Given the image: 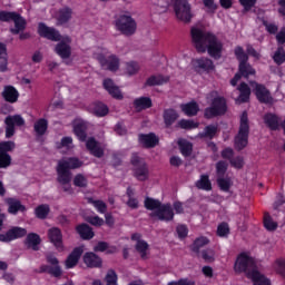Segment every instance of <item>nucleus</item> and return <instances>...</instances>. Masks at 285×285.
<instances>
[{
	"label": "nucleus",
	"mask_w": 285,
	"mask_h": 285,
	"mask_svg": "<svg viewBox=\"0 0 285 285\" xmlns=\"http://www.w3.org/2000/svg\"><path fill=\"white\" fill-rule=\"evenodd\" d=\"M0 21H12L14 23V27L11 28L12 35H19V32L26 30V19L17 12L0 11Z\"/></svg>",
	"instance_id": "7"
},
{
	"label": "nucleus",
	"mask_w": 285,
	"mask_h": 285,
	"mask_svg": "<svg viewBox=\"0 0 285 285\" xmlns=\"http://www.w3.org/2000/svg\"><path fill=\"white\" fill-rule=\"evenodd\" d=\"M193 66L197 72H212V70H215V63L209 58L195 59Z\"/></svg>",
	"instance_id": "17"
},
{
	"label": "nucleus",
	"mask_w": 285,
	"mask_h": 285,
	"mask_svg": "<svg viewBox=\"0 0 285 285\" xmlns=\"http://www.w3.org/2000/svg\"><path fill=\"white\" fill-rule=\"evenodd\" d=\"M200 257L202 259H204V262H206V264H213V262H215V249L213 248H207L200 252Z\"/></svg>",
	"instance_id": "42"
},
{
	"label": "nucleus",
	"mask_w": 285,
	"mask_h": 285,
	"mask_svg": "<svg viewBox=\"0 0 285 285\" xmlns=\"http://www.w3.org/2000/svg\"><path fill=\"white\" fill-rule=\"evenodd\" d=\"M131 239L137 242L136 244L137 253H139L142 259H146L148 257V248H149L148 243H146V240H141V235L139 234H134L131 236Z\"/></svg>",
	"instance_id": "21"
},
{
	"label": "nucleus",
	"mask_w": 285,
	"mask_h": 285,
	"mask_svg": "<svg viewBox=\"0 0 285 285\" xmlns=\"http://www.w3.org/2000/svg\"><path fill=\"white\" fill-rule=\"evenodd\" d=\"M181 155L188 157L193 153V145L184 139L178 141Z\"/></svg>",
	"instance_id": "44"
},
{
	"label": "nucleus",
	"mask_w": 285,
	"mask_h": 285,
	"mask_svg": "<svg viewBox=\"0 0 285 285\" xmlns=\"http://www.w3.org/2000/svg\"><path fill=\"white\" fill-rule=\"evenodd\" d=\"M126 75H129V77H132V75H137L139 72V63L135 61H130L126 63L125 67Z\"/></svg>",
	"instance_id": "48"
},
{
	"label": "nucleus",
	"mask_w": 285,
	"mask_h": 285,
	"mask_svg": "<svg viewBox=\"0 0 285 285\" xmlns=\"http://www.w3.org/2000/svg\"><path fill=\"white\" fill-rule=\"evenodd\" d=\"M33 130L38 137H43L48 130V120L43 118L38 119L33 125Z\"/></svg>",
	"instance_id": "33"
},
{
	"label": "nucleus",
	"mask_w": 285,
	"mask_h": 285,
	"mask_svg": "<svg viewBox=\"0 0 285 285\" xmlns=\"http://www.w3.org/2000/svg\"><path fill=\"white\" fill-rule=\"evenodd\" d=\"M12 166V156L0 153V168H10Z\"/></svg>",
	"instance_id": "51"
},
{
	"label": "nucleus",
	"mask_w": 285,
	"mask_h": 285,
	"mask_svg": "<svg viewBox=\"0 0 285 285\" xmlns=\"http://www.w3.org/2000/svg\"><path fill=\"white\" fill-rule=\"evenodd\" d=\"M264 121H265L266 126H268V128H271V130H277V128H279V119L277 118V116H275L273 114L265 115Z\"/></svg>",
	"instance_id": "39"
},
{
	"label": "nucleus",
	"mask_w": 285,
	"mask_h": 285,
	"mask_svg": "<svg viewBox=\"0 0 285 285\" xmlns=\"http://www.w3.org/2000/svg\"><path fill=\"white\" fill-rule=\"evenodd\" d=\"M234 271L235 273H245L247 277L254 282V285H271V281L257 271L255 259L248 256V254L243 253L237 256L234 264Z\"/></svg>",
	"instance_id": "4"
},
{
	"label": "nucleus",
	"mask_w": 285,
	"mask_h": 285,
	"mask_svg": "<svg viewBox=\"0 0 285 285\" xmlns=\"http://www.w3.org/2000/svg\"><path fill=\"white\" fill-rule=\"evenodd\" d=\"M176 230L180 239H184V237L188 235V227H186V225H178Z\"/></svg>",
	"instance_id": "62"
},
{
	"label": "nucleus",
	"mask_w": 285,
	"mask_h": 285,
	"mask_svg": "<svg viewBox=\"0 0 285 285\" xmlns=\"http://www.w3.org/2000/svg\"><path fill=\"white\" fill-rule=\"evenodd\" d=\"M217 126L209 125L205 127L204 132L199 134V137H206L207 139H213L217 135Z\"/></svg>",
	"instance_id": "45"
},
{
	"label": "nucleus",
	"mask_w": 285,
	"mask_h": 285,
	"mask_svg": "<svg viewBox=\"0 0 285 285\" xmlns=\"http://www.w3.org/2000/svg\"><path fill=\"white\" fill-rule=\"evenodd\" d=\"M57 147L59 150H61V148H66V150H72V148H75V144H72V137H63Z\"/></svg>",
	"instance_id": "50"
},
{
	"label": "nucleus",
	"mask_w": 285,
	"mask_h": 285,
	"mask_svg": "<svg viewBox=\"0 0 285 285\" xmlns=\"http://www.w3.org/2000/svg\"><path fill=\"white\" fill-rule=\"evenodd\" d=\"M16 148L14 141H2L0 142V153H12Z\"/></svg>",
	"instance_id": "57"
},
{
	"label": "nucleus",
	"mask_w": 285,
	"mask_h": 285,
	"mask_svg": "<svg viewBox=\"0 0 285 285\" xmlns=\"http://www.w3.org/2000/svg\"><path fill=\"white\" fill-rule=\"evenodd\" d=\"M91 110L96 117H106L108 115V107L101 102L94 104Z\"/></svg>",
	"instance_id": "40"
},
{
	"label": "nucleus",
	"mask_w": 285,
	"mask_h": 285,
	"mask_svg": "<svg viewBox=\"0 0 285 285\" xmlns=\"http://www.w3.org/2000/svg\"><path fill=\"white\" fill-rule=\"evenodd\" d=\"M6 124V137L10 139V137L14 136V126L21 127L26 126V119L21 115L8 116L4 120Z\"/></svg>",
	"instance_id": "13"
},
{
	"label": "nucleus",
	"mask_w": 285,
	"mask_h": 285,
	"mask_svg": "<svg viewBox=\"0 0 285 285\" xmlns=\"http://www.w3.org/2000/svg\"><path fill=\"white\" fill-rule=\"evenodd\" d=\"M116 29L126 37H132L137 32V22L130 16H120L116 20Z\"/></svg>",
	"instance_id": "9"
},
{
	"label": "nucleus",
	"mask_w": 285,
	"mask_h": 285,
	"mask_svg": "<svg viewBox=\"0 0 285 285\" xmlns=\"http://www.w3.org/2000/svg\"><path fill=\"white\" fill-rule=\"evenodd\" d=\"M90 204H92V206L98 210V213L104 214L106 213V210H108V206L106 205V203H104L102 200H94L90 199L89 200Z\"/></svg>",
	"instance_id": "56"
},
{
	"label": "nucleus",
	"mask_w": 285,
	"mask_h": 285,
	"mask_svg": "<svg viewBox=\"0 0 285 285\" xmlns=\"http://www.w3.org/2000/svg\"><path fill=\"white\" fill-rule=\"evenodd\" d=\"M2 98L4 101H8V104H17V101H19V91L13 86H4Z\"/></svg>",
	"instance_id": "20"
},
{
	"label": "nucleus",
	"mask_w": 285,
	"mask_h": 285,
	"mask_svg": "<svg viewBox=\"0 0 285 285\" xmlns=\"http://www.w3.org/2000/svg\"><path fill=\"white\" fill-rule=\"evenodd\" d=\"M274 268L278 275H282V277H285V259L284 258H278L274 263Z\"/></svg>",
	"instance_id": "55"
},
{
	"label": "nucleus",
	"mask_w": 285,
	"mask_h": 285,
	"mask_svg": "<svg viewBox=\"0 0 285 285\" xmlns=\"http://www.w3.org/2000/svg\"><path fill=\"white\" fill-rule=\"evenodd\" d=\"M104 88L109 92L114 99H124V95H121V90H119V87L115 85L112 79L108 78L104 80Z\"/></svg>",
	"instance_id": "22"
},
{
	"label": "nucleus",
	"mask_w": 285,
	"mask_h": 285,
	"mask_svg": "<svg viewBox=\"0 0 285 285\" xmlns=\"http://www.w3.org/2000/svg\"><path fill=\"white\" fill-rule=\"evenodd\" d=\"M38 33L40 37L49 39V41H60L58 45H56L55 52L61 59H70L72 55V39L70 37L61 38V33H59L57 29L48 27L42 22L38 24Z\"/></svg>",
	"instance_id": "2"
},
{
	"label": "nucleus",
	"mask_w": 285,
	"mask_h": 285,
	"mask_svg": "<svg viewBox=\"0 0 285 285\" xmlns=\"http://www.w3.org/2000/svg\"><path fill=\"white\" fill-rule=\"evenodd\" d=\"M235 55L240 63H246L248 61V56L246 55V52H244V48L236 47Z\"/></svg>",
	"instance_id": "58"
},
{
	"label": "nucleus",
	"mask_w": 285,
	"mask_h": 285,
	"mask_svg": "<svg viewBox=\"0 0 285 285\" xmlns=\"http://www.w3.org/2000/svg\"><path fill=\"white\" fill-rule=\"evenodd\" d=\"M57 19L60 24L68 23L72 19V9L63 7L58 11Z\"/></svg>",
	"instance_id": "29"
},
{
	"label": "nucleus",
	"mask_w": 285,
	"mask_h": 285,
	"mask_svg": "<svg viewBox=\"0 0 285 285\" xmlns=\"http://www.w3.org/2000/svg\"><path fill=\"white\" fill-rule=\"evenodd\" d=\"M228 233H230V228L228 227V225L226 223H222L220 225H218V228H217L218 237H226V235H228Z\"/></svg>",
	"instance_id": "59"
},
{
	"label": "nucleus",
	"mask_w": 285,
	"mask_h": 285,
	"mask_svg": "<svg viewBox=\"0 0 285 285\" xmlns=\"http://www.w3.org/2000/svg\"><path fill=\"white\" fill-rule=\"evenodd\" d=\"M131 164L135 166L134 175L139 181H146L148 179L149 170L148 165L139 156L134 155L131 157Z\"/></svg>",
	"instance_id": "12"
},
{
	"label": "nucleus",
	"mask_w": 285,
	"mask_h": 285,
	"mask_svg": "<svg viewBox=\"0 0 285 285\" xmlns=\"http://www.w3.org/2000/svg\"><path fill=\"white\" fill-rule=\"evenodd\" d=\"M87 150L94 155V157H104V148H101V145L95 140V138H89L86 142Z\"/></svg>",
	"instance_id": "25"
},
{
	"label": "nucleus",
	"mask_w": 285,
	"mask_h": 285,
	"mask_svg": "<svg viewBox=\"0 0 285 285\" xmlns=\"http://www.w3.org/2000/svg\"><path fill=\"white\" fill-rule=\"evenodd\" d=\"M48 237L51 244L56 246L57 250H60V252L63 250V243H62L63 236L61 235V229L57 227L50 228L48 230Z\"/></svg>",
	"instance_id": "18"
},
{
	"label": "nucleus",
	"mask_w": 285,
	"mask_h": 285,
	"mask_svg": "<svg viewBox=\"0 0 285 285\" xmlns=\"http://www.w3.org/2000/svg\"><path fill=\"white\" fill-rule=\"evenodd\" d=\"M229 164L230 166H233V168H237V169L244 168V158L240 156H237L235 158H232L229 160Z\"/></svg>",
	"instance_id": "60"
},
{
	"label": "nucleus",
	"mask_w": 285,
	"mask_h": 285,
	"mask_svg": "<svg viewBox=\"0 0 285 285\" xmlns=\"http://www.w3.org/2000/svg\"><path fill=\"white\" fill-rule=\"evenodd\" d=\"M73 132L80 139V141H86V124L81 120L73 121Z\"/></svg>",
	"instance_id": "28"
},
{
	"label": "nucleus",
	"mask_w": 285,
	"mask_h": 285,
	"mask_svg": "<svg viewBox=\"0 0 285 285\" xmlns=\"http://www.w3.org/2000/svg\"><path fill=\"white\" fill-rule=\"evenodd\" d=\"M239 90V97L236 99L237 104H246L250 99V87L246 82L240 83L237 88Z\"/></svg>",
	"instance_id": "27"
},
{
	"label": "nucleus",
	"mask_w": 285,
	"mask_h": 285,
	"mask_svg": "<svg viewBox=\"0 0 285 285\" xmlns=\"http://www.w3.org/2000/svg\"><path fill=\"white\" fill-rule=\"evenodd\" d=\"M210 244V239L206 236H200L196 238L191 245L193 253H196V255H199V250L204 248V246H208Z\"/></svg>",
	"instance_id": "30"
},
{
	"label": "nucleus",
	"mask_w": 285,
	"mask_h": 285,
	"mask_svg": "<svg viewBox=\"0 0 285 285\" xmlns=\"http://www.w3.org/2000/svg\"><path fill=\"white\" fill-rule=\"evenodd\" d=\"M170 81V77L168 76H151L147 79V86H163V83H168Z\"/></svg>",
	"instance_id": "35"
},
{
	"label": "nucleus",
	"mask_w": 285,
	"mask_h": 285,
	"mask_svg": "<svg viewBox=\"0 0 285 285\" xmlns=\"http://www.w3.org/2000/svg\"><path fill=\"white\" fill-rule=\"evenodd\" d=\"M139 144L142 145L144 148H155V146L159 144V138H157L155 134H140Z\"/></svg>",
	"instance_id": "23"
},
{
	"label": "nucleus",
	"mask_w": 285,
	"mask_h": 285,
	"mask_svg": "<svg viewBox=\"0 0 285 285\" xmlns=\"http://www.w3.org/2000/svg\"><path fill=\"white\" fill-rule=\"evenodd\" d=\"M226 112V99L224 97L214 98L212 106L205 109L206 119H213V117H219Z\"/></svg>",
	"instance_id": "11"
},
{
	"label": "nucleus",
	"mask_w": 285,
	"mask_h": 285,
	"mask_svg": "<svg viewBox=\"0 0 285 285\" xmlns=\"http://www.w3.org/2000/svg\"><path fill=\"white\" fill-rule=\"evenodd\" d=\"M134 107L136 110H146L153 108V100L148 97H140L134 100Z\"/></svg>",
	"instance_id": "31"
},
{
	"label": "nucleus",
	"mask_w": 285,
	"mask_h": 285,
	"mask_svg": "<svg viewBox=\"0 0 285 285\" xmlns=\"http://www.w3.org/2000/svg\"><path fill=\"white\" fill-rule=\"evenodd\" d=\"M179 128H183L184 130H193V128H197L199 124L193 121V120H186L183 119L178 122Z\"/></svg>",
	"instance_id": "54"
},
{
	"label": "nucleus",
	"mask_w": 285,
	"mask_h": 285,
	"mask_svg": "<svg viewBox=\"0 0 285 285\" xmlns=\"http://www.w3.org/2000/svg\"><path fill=\"white\" fill-rule=\"evenodd\" d=\"M6 204L8 205V213L10 215H17L18 213H26L27 208L23 204H21V200L17 198H6Z\"/></svg>",
	"instance_id": "19"
},
{
	"label": "nucleus",
	"mask_w": 285,
	"mask_h": 285,
	"mask_svg": "<svg viewBox=\"0 0 285 285\" xmlns=\"http://www.w3.org/2000/svg\"><path fill=\"white\" fill-rule=\"evenodd\" d=\"M191 41L197 52H208L214 59H220L223 45L212 33L199 28H191Z\"/></svg>",
	"instance_id": "1"
},
{
	"label": "nucleus",
	"mask_w": 285,
	"mask_h": 285,
	"mask_svg": "<svg viewBox=\"0 0 285 285\" xmlns=\"http://www.w3.org/2000/svg\"><path fill=\"white\" fill-rule=\"evenodd\" d=\"M83 263L88 268H99L101 266V258L95 253L89 252L83 255Z\"/></svg>",
	"instance_id": "26"
},
{
	"label": "nucleus",
	"mask_w": 285,
	"mask_h": 285,
	"mask_svg": "<svg viewBox=\"0 0 285 285\" xmlns=\"http://www.w3.org/2000/svg\"><path fill=\"white\" fill-rule=\"evenodd\" d=\"M273 60L277 63V66H282V63L285 62V50L283 47L277 48L273 55Z\"/></svg>",
	"instance_id": "46"
},
{
	"label": "nucleus",
	"mask_w": 285,
	"mask_h": 285,
	"mask_svg": "<svg viewBox=\"0 0 285 285\" xmlns=\"http://www.w3.org/2000/svg\"><path fill=\"white\" fill-rule=\"evenodd\" d=\"M48 213H50V207L48 205H40L36 208V216L39 219H46Z\"/></svg>",
	"instance_id": "52"
},
{
	"label": "nucleus",
	"mask_w": 285,
	"mask_h": 285,
	"mask_svg": "<svg viewBox=\"0 0 285 285\" xmlns=\"http://www.w3.org/2000/svg\"><path fill=\"white\" fill-rule=\"evenodd\" d=\"M203 3L209 12H215V10H217V4H215V0H203Z\"/></svg>",
	"instance_id": "63"
},
{
	"label": "nucleus",
	"mask_w": 285,
	"mask_h": 285,
	"mask_svg": "<svg viewBox=\"0 0 285 285\" xmlns=\"http://www.w3.org/2000/svg\"><path fill=\"white\" fill-rule=\"evenodd\" d=\"M226 170H228V163L224 161V160H219L216 164V174L217 177H224V175H226Z\"/></svg>",
	"instance_id": "53"
},
{
	"label": "nucleus",
	"mask_w": 285,
	"mask_h": 285,
	"mask_svg": "<svg viewBox=\"0 0 285 285\" xmlns=\"http://www.w3.org/2000/svg\"><path fill=\"white\" fill-rule=\"evenodd\" d=\"M252 88H255V95L261 101V104H272L273 97L271 96V91L264 87V85H259L257 82H250Z\"/></svg>",
	"instance_id": "15"
},
{
	"label": "nucleus",
	"mask_w": 285,
	"mask_h": 285,
	"mask_svg": "<svg viewBox=\"0 0 285 285\" xmlns=\"http://www.w3.org/2000/svg\"><path fill=\"white\" fill-rule=\"evenodd\" d=\"M171 3L177 19L184 21V23L190 22L193 13L190 12V3H188V0H171Z\"/></svg>",
	"instance_id": "8"
},
{
	"label": "nucleus",
	"mask_w": 285,
	"mask_h": 285,
	"mask_svg": "<svg viewBox=\"0 0 285 285\" xmlns=\"http://www.w3.org/2000/svg\"><path fill=\"white\" fill-rule=\"evenodd\" d=\"M179 119V114L175 109H166L164 111V121L166 126H173Z\"/></svg>",
	"instance_id": "37"
},
{
	"label": "nucleus",
	"mask_w": 285,
	"mask_h": 285,
	"mask_svg": "<svg viewBox=\"0 0 285 285\" xmlns=\"http://www.w3.org/2000/svg\"><path fill=\"white\" fill-rule=\"evenodd\" d=\"M77 233L82 239H92V237H95V232H92V228L87 224L79 225L77 227Z\"/></svg>",
	"instance_id": "34"
},
{
	"label": "nucleus",
	"mask_w": 285,
	"mask_h": 285,
	"mask_svg": "<svg viewBox=\"0 0 285 285\" xmlns=\"http://www.w3.org/2000/svg\"><path fill=\"white\" fill-rule=\"evenodd\" d=\"M73 186H77V188H86L88 186V178H86L83 174H77L73 177Z\"/></svg>",
	"instance_id": "47"
},
{
	"label": "nucleus",
	"mask_w": 285,
	"mask_h": 285,
	"mask_svg": "<svg viewBox=\"0 0 285 285\" xmlns=\"http://www.w3.org/2000/svg\"><path fill=\"white\" fill-rule=\"evenodd\" d=\"M83 255V247L75 248L66 261L67 268H75L76 264H79V258Z\"/></svg>",
	"instance_id": "24"
},
{
	"label": "nucleus",
	"mask_w": 285,
	"mask_h": 285,
	"mask_svg": "<svg viewBox=\"0 0 285 285\" xmlns=\"http://www.w3.org/2000/svg\"><path fill=\"white\" fill-rule=\"evenodd\" d=\"M39 244H41V237L38 234L31 233L27 236V246L32 250H39Z\"/></svg>",
	"instance_id": "36"
},
{
	"label": "nucleus",
	"mask_w": 285,
	"mask_h": 285,
	"mask_svg": "<svg viewBox=\"0 0 285 285\" xmlns=\"http://www.w3.org/2000/svg\"><path fill=\"white\" fill-rule=\"evenodd\" d=\"M87 222H88L89 224H91V226H104V224H105L104 218H101V217H99V216L89 217V218L87 219Z\"/></svg>",
	"instance_id": "61"
},
{
	"label": "nucleus",
	"mask_w": 285,
	"mask_h": 285,
	"mask_svg": "<svg viewBox=\"0 0 285 285\" xmlns=\"http://www.w3.org/2000/svg\"><path fill=\"white\" fill-rule=\"evenodd\" d=\"M217 184L220 190H224V193H228V190H230V186H233V180H230V178L228 177L224 178V176H218Z\"/></svg>",
	"instance_id": "43"
},
{
	"label": "nucleus",
	"mask_w": 285,
	"mask_h": 285,
	"mask_svg": "<svg viewBox=\"0 0 285 285\" xmlns=\"http://www.w3.org/2000/svg\"><path fill=\"white\" fill-rule=\"evenodd\" d=\"M28 230L23 227H12L6 234H0V242H12L19 239V237H26Z\"/></svg>",
	"instance_id": "16"
},
{
	"label": "nucleus",
	"mask_w": 285,
	"mask_h": 285,
	"mask_svg": "<svg viewBox=\"0 0 285 285\" xmlns=\"http://www.w3.org/2000/svg\"><path fill=\"white\" fill-rule=\"evenodd\" d=\"M0 72H8V52L3 43H0Z\"/></svg>",
	"instance_id": "38"
},
{
	"label": "nucleus",
	"mask_w": 285,
	"mask_h": 285,
	"mask_svg": "<svg viewBox=\"0 0 285 285\" xmlns=\"http://www.w3.org/2000/svg\"><path fill=\"white\" fill-rule=\"evenodd\" d=\"M104 55H106V51L95 53V58L99 61L101 68L109 70V72H117L120 66L119 57L110 55L108 58H106Z\"/></svg>",
	"instance_id": "10"
},
{
	"label": "nucleus",
	"mask_w": 285,
	"mask_h": 285,
	"mask_svg": "<svg viewBox=\"0 0 285 285\" xmlns=\"http://www.w3.org/2000/svg\"><path fill=\"white\" fill-rule=\"evenodd\" d=\"M144 206L147 210L151 212L150 217H155L160 222H171L175 217L170 204H161L158 199L147 197L144 202Z\"/></svg>",
	"instance_id": "5"
},
{
	"label": "nucleus",
	"mask_w": 285,
	"mask_h": 285,
	"mask_svg": "<svg viewBox=\"0 0 285 285\" xmlns=\"http://www.w3.org/2000/svg\"><path fill=\"white\" fill-rule=\"evenodd\" d=\"M248 132H250L248 114L244 111L240 116L238 134L236 135L234 140V146L236 150H244V148L248 146Z\"/></svg>",
	"instance_id": "6"
},
{
	"label": "nucleus",
	"mask_w": 285,
	"mask_h": 285,
	"mask_svg": "<svg viewBox=\"0 0 285 285\" xmlns=\"http://www.w3.org/2000/svg\"><path fill=\"white\" fill-rule=\"evenodd\" d=\"M240 6L245 8V10H250L255 3H257V0H238Z\"/></svg>",
	"instance_id": "64"
},
{
	"label": "nucleus",
	"mask_w": 285,
	"mask_h": 285,
	"mask_svg": "<svg viewBox=\"0 0 285 285\" xmlns=\"http://www.w3.org/2000/svg\"><path fill=\"white\" fill-rule=\"evenodd\" d=\"M196 188L200 190H212L213 185L210 184V179H208L207 175H203L199 180L196 181Z\"/></svg>",
	"instance_id": "41"
},
{
	"label": "nucleus",
	"mask_w": 285,
	"mask_h": 285,
	"mask_svg": "<svg viewBox=\"0 0 285 285\" xmlns=\"http://www.w3.org/2000/svg\"><path fill=\"white\" fill-rule=\"evenodd\" d=\"M264 227L269 232L277 230V223H275L267 213L264 216Z\"/></svg>",
	"instance_id": "49"
},
{
	"label": "nucleus",
	"mask_w": 285,
	"mask_h": 285,
	"mask_svg": "<svg viewBox=\"0 0 285 285\" xmlns=\"http://www.w3.org/2000/svg\"><path fill=\"white\" fill-rule=\"evenodd\" d=\"M180 109L187 117H195L197 112H199V105L197 102H188L185 105H180Z\"/></svg>",
	"instance_id": "32"
},
{
	"label": "nucleus",
	"mask_w": 285,
	"mask_h": 285,
	"mask_svg": "<svg viewBox=\"0 0 285 285\" xmlns=\"http://www.w3.org/2000/svg\"><path fill=\"white\" fill-rule=\"evenodd\" d=\"M250 75H255V69L247 62H240L239 72H237L234 76V78L230 80V86H237L242 77H245V79H248Z\"/></svg>",
	"instance_id": "14"
},
{
	"label": "nucleus",
	"mask_w": 285,
	"mask_h": 285,
	"mask_svg": "<svg viewBox=\"0 0 285 285\" xmlns=\"http://www.w3.org/2000/svg\"><path fill=\"white\" fill-rule=\"evenodd\" d=\"M83 166V161H81L77 157L63 158L58 161L57 170V181L62 187L63 193H68V195H72V173L70 170H77V168H81Z\"/></svg>",
	"instance_id": "3"
}]
</instances>
